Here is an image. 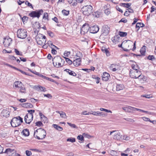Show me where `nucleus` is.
Here are the masks:
<instances>
[{"label": "nucleus", "instance_id": "45", "mask_svg": "<svg viewBox=\"0 0 156 156\" xmlns=\"http://www.w3.org/2000/svg\"><path fill=\"white\" fill-rule=\"evenodd\" d=\"M48 46H49L51 48H52V46H54L51 41H49L47 43Z\"/></svg>", "mask_w": 156, "mask_h": 156}, {"label": "nucleus", "instance_id": "16", "mask_svg": "<svg viewBox=\"0 0 156 156\" xmlns=\"http://www.w3.org/2000/svg\"><path fill=\"white\" fill-rule=\"evenodd\" d=\"M99 30V27L97 25L90 27V32L93 34L97 33Z\"/></svg>", "mask_w": 156, "mask_h": 156}, {"label": "nucleus", "instance_id": "56", "mask_svg": "<svg viewBox=\"0 0 156 156\" xmlns=\"http://www.w3.org/2000/svg\"><path fill=\"white\" fill-rule=\"evenodd\" d=\"M83 136L84 137H87L88 138H90L91 137V136L85 133H83Z\"/></svg>", "mask_w": 156, "mask_h": 156}, {"label": "nucleus", "instance_id": "33", "mask_svg": "<svg viewBox=\"0 0 156 156\" xmlns=\"http://www.w3.org/2000/svg\"><path fill=\"white\" fill-rule=\"evenodd\" d=\"M83 0H74V2L72 4V5L73 6H76L77 4V2L81 3L83 2Z\"/></svg>", "mask_w": 156, "mask_h": 156}, {"label": "nucleus", "instance_id": "5", "mask_svg": "<svg viewBox=\"0 0 156 156\" xmlns=\"http://www.w3.org/2000/svg\"><path fill=\"white\" fill-rule=\"evenodd\" d=\"M46 37L41 34H38L36 36V40L37 44L40 45H42L45 43Z\"/></svg>", "mask_w": 156, "mask_h": 156}, {"label": "nucleus", "instance_id": "34", "mask_svg": "<svg viewBox=\"0 0 156 156\" xmlns=\"http://www.w3.org/2000/svg\"><path fill=\"white\" fill-rule=\"evenodd\" d=\"M20 16L23 22V23H24V22H26L27 21H28V18L27 16H24L22 18L21 16L20 15H19Z\"/></svg>", "mask_w": 156, "mask_h": 156}, {"label": "nucleus", "instance_id": "58", "mask_svg": "<svg viewBox=\"0 0 156 156\" xmlns=\"http://www.w3.org/2000/svg\"><path fill=\"white\" fill-rule=\"evenodd\" d=\"M15 52L16 54V55H22V54H20L19 51L16 49H14Z\"/></svg>", "mask_w": 156, "mask_h": 156}, {"label": "nucleus", "instance_id": "31", "mask_svg": "<svg viewBox=\"0 0 156 156\" xmlns=\"http://www.w3.org/2000/svg\"><path fill=\"white\" fill-rule=\"evenodd\" d=\"M144 26V24H143V23H137L136 24V28H138V29L137 30V31H138L140 27H142Z\"/></svg>", "mask_w": 156, "mask_h": 156}, {"label": "nucleus", "instance_id": "23", "mask_svg": "<svg viewBox=\"0 0 156 156\" xmlns=\"http://www.w3.org/2000/svg\"><path fill=\"white\" fill-rule=\"evenodd\" d=\"M22 84L21 82L19 81H16L14 83L13 87L16 88H20L22 86Z\"/></svg>", "mask_w": 156, "mask_h": 156}, {"label": "nucleus", "instance_id": "21", "mask_svg": "<svg viewBox=\"0 0 156 156\" xmlns=\"http://www.w3.org/2000/svg\"><path fill=\"white\" fill-rule=\"evenodd\" d=\"M122 109L126 112L130 113L133 112V107L130 106H128L122 108Z\"/></svg>", "mask_w": 156, "mask_h": 156}, {"label": "nucleus", "instance_id": "9", "mask_svg": "<svg viewBox=\"0 0 156 156\" xmlns=\"http://www.w3.org/2000/svg\"><path fill=\"white\" fill-rule=\"evenodd\" d=\"M133 42L130 40H128L126 42H124L123 44V45L124 47L126 48L123 49L125 51H128L129 49H131L133 45Z\"/></svg>", "mask_w": 156, "mask_h": 156}, {"label": "nucleus", "instance_id": "61", "mask_svg": "<svg viewBox=\"0 0 156 156\" xmlns=\"http://www.w3.org/2000/svg\"><path fill=\"white\" fill-rule=\"evenodd\" d=\"M126 10L128 11L129 13H133L134 12V11L131 8L129 7L128 9H127Z\"/></svg>", "mask_w": 156, "mask_h": 156}, {"label": "nucleus", "instance_id": "59", "mask_svg": "<svg viewBox=\"0 0 156 156\" xmlns=\"http://www.w3.org/2000/svg\"><path fill=\"white\" fill-rule=\"evenodd\" d=\"M124 119L126 121H129L130 122H134V121L131 119Z\"/></svg>", "mask_w": 156, "mask_h": 156}, {"label": "nucleus", "instance_id": "32", "mask_svg": "<svg viewBox=\"0 0 156 156\" xmlns=\"http://www.w3.org/2000/svg\"><path fill=\"white\" fill-rule=\"evenodd\" d=\"M120 5L121 6H123L124 7H125L126 8H129V7H130V6L131 5V3H121Z\"/></svg>", "mask_w": 156, "mask_h": 156}, {"label": "nucleus", "instance_id": "47", "mask_svg": "<svg viewBox=\"0 0 156 156\" xmlns=\"http://www.w3.org/2000/svg\"><path fill=\"white\" fill-rule=\"evenodd\" d=\"M25 4L27 5L28 6L30 7V8H33V7L32 6V5L29 2H28V1H26L25 2Z\"/></svg>", "mask_w": 156, "mask_h": 156}, {"label": "nucleus", "instance_id": "54", "mask_svg": "<svg viewBox=\"0 0 156 156\" xmlns=\"http://www.w3.org/2000/svg\"><path fill=\"white\" fill-rule=\"evenodd\" d=\"M104 12L107 15H108L110 13V12L109 9H105V10Z\"/></svg>", "mask_w": 156, "mask_h": 156}, {"label": "nucleus", "instance_id": "12", "mask_svg": "<svg viewBox=\"0 0 156 156\" xmlns=\"http://www.w3.org/2000/svg\"><path fill=\"white\" fill-rule=\"evenodd\" d=\"M12 39L9 37H5L4 39L3 43L5 47H8L12 42Z\"/></svg>", "mask_w": 156, "mask_h": 156}, {"label": "nucleus", "instance_id": "19", "mask_svg": "<svg viewBox=\"0 0 156 156\" xmlns=\"http://www.w3.org/2000/svg\"><path fill=\"white\" fill-rule=\"evenodd\" d=\"M110 68L113 71H115L119 69V66L116 64H112L110 66Z\"/></svg>", "mask_w": 156, "mask_h": 156}, {"label": "nucleus", "instance_id": "8", "mask_svg": "<svg viewBox=\"0 0 156 156\" xmlns=\"http://www.w3.org/2000/svg\"><path fill=\"white\" fill-rule=\"evenodd\" d=\"M4 153L7 154L9 156H20V155L16 153V151L14 149H12L10 148L7 149Z\"/></svg>", "mask_w": 156, "mask_h": 156}, {"label": "nucleus", "instance_id": "11", "mask_svg": "<svg viewBox=\"0 0 156 156\" xmlns=\"http://www.w3.org/2000/svg\"><path fill=\"white\" fill-rule=\"evenodd\" d=\"M140 71L136 70H130L129 75L130 76L133 78L136 79L140 76Z\"/></svg>", "mask_w": 156, "mask_h": 156}, {"label": "nucleus", "instance_id": "42", "mask_svg": "<svg viewBox=\"0 0 156 156\" xmlns=\"http://www.w3.org/2000/svg\"><path fill=\"white\" fill-rule=\"evenodd\" d=\"M48 15L47 12H45L43 17V19L44 20L45 19L48 20Z\"/></svg>", "mask_w": 156, "mask_h": 156}, {"label": "nucleus", "instance_id": "53", "mask_svg": "<svg viewBox=\"0 0 156 156\" xmlns=\"http://www.w3.org/2000/svg\"><path fill=\"white\" fill-rule=\"evenodd\" d=\"M48 34L51 37H53L54 36V33L51 31H48Z\"/></svg>", "mask_w": 156, "mask_h": 156}, {"label": "nucleus", "instance_id": "40", "mask_svg": "<svg viewBox=\"0 0 156 156\" xmlns=\"http://www.w3.org/2000/svg\"><path fill=\"white\" fill-rule=\"evenodd\" d=\"M27 111L28 112V113L27 114L29 115H30L31 116L33 115V113H34L35 112V110H28Z\"/></svg>", "mask_w": 156, "mask_h": 156}, {"label": "nucleus", "instance_id": "35", "mask_svg": "<svg viewBox=\"0 0 156 156\" xmlns=\"http://www.w3.org/2000/svg\"><path fill=\"white\" fill-rule=\"evenodd\" d=\"M119 35L122 37H126L127 35V33L125 32L120 31L119 33Z\"/></svg>", "mask_w": 156, "mask_h": 156}, {"label": "nucleus", "instance_id": "10", "mask_svg": "<svg viewBox=\"0 0 156 156\" xmlns=\"http://www.w3.org/2000/svg\"><path fill=\"white\" fill-rule=\"evenodd\" d=\"M101 30V35L106 36L108 34L110 30V28L108 26L105 25L102 27Z\"/></svg>", "mask_w": 156, "mask_h": 156}, {"label": "nucleus", "instance_id": "60", "mask_svg": "<svg viewBox=\"0 0 156 156\" xmlns=\"http://www.w3.org/2000/svg\"><path fill=\"white\" fill-rule=\"evenodd\" d=\"M116 9L117 10L121 12L122 13L123 12L122 10L118 6H116Z\"/></svg>", "mask_w": 156, "mask_h": 156}, {"label": "nucleus", "instance_id": "43", "mask_svg": "<svg viewBox=\"0 0 156 156\" xmlns=\"http://www.w3.org/2000/svg\"><path fill=\"white\" fill-rule=\"evenodd\" d=\"M67 123L71 127L73 128H77V127L76 126L73 124H72L70 123H69L68 122Z\"/></svg>", "mask_w": 156, "mask_h": 156}, {"label": "nucleus", "instance_id": "17", "mask_svg": "<svg viewBox=\"0 0 156 156\" xmlns=\"http://www.w3.org/2000/svg\"><path fill=\"white\" fill-rule=\"evenodd\" d=\"M81 62V58H79L73 61V63L75 66H78L80 64Z\"/></svg>", "mask_w": 156, "mask_h": 156}, {"label": "nucleus", "instance_id": "1", "mask_svg": "<svg viewBox=\"0 0 156 156\" xmlns=\"http://www.w3.org/2000/svg\"><path fill=\"white\" fill-rule=\"evenodd\" d=\"M46 134L45 130L40 128L34 131V136L38 140H43L45 137Z\"/></svg>", "mask_w": 156, "mask_h": 156}, {"label": "nucleus", "instance_id": "51", "mask_svg": "<svg viewBox=\"0 0 156 156\" xmlns=\"http://www.w3.org/2000/svg\"><path fill=\"white\" fill-rule=\"evenodd\" d=\"M26 154L27 156H29L32 154V153L30 151L27 150L26 151Z\"/></svg>", "mask_w": 156, "mask_h": 156}, {"label": "nucleus", "instance_id": "20", "mask_svg": "<svg viewBox=\"0 0 156 156\" xmlns=\"http://www.w3.org/2000/svg\"><path fill=\"white\" fill-rule=\"evenodd\" d=\"M110 75L106 72H104L102 75V80L105 81H107L108 80Z\"/></svg>", "mask_w": 156, "mask_h": 156}, {"label": "nucleus", "instance_id": "50", "mask_svg": "<svg viewBox=\"0 0 156 156\" xmlns=\"http://www.w3.org/2000/svg\"><path fill=\"white\" fill-rule=\"evenodd\" d=\"M44 97H47L48 98H52V96L50 94H44Z\"/></svg>", "mask_w": 156, "mask_h": 156}, {"label": "nucleus", "instance_id": "13", "mask_svg": "<svg viewBox=\"0 0 156 156\" xmlns=\"http://www.w3.org/2000/svg\"><path fill=\"white\" fill-rule=\"evenodd\" d=\"M90 27L88 23L84 24L81 29V32H83V34L87 33L90 30Z\"/></svg>", "mask_w": 156, "mask_h": 156}, {"label": "nucleus", "instance_id": "62", "mask_svg": "<svg viewBox=\"0 0 156 156\" xmlns=\"http://www.w3.org/2000/svg\"><path fill=\"white\" fill-rule=\"evenodd\" d=\"M34 89L37 90V91H39L40 90V86H35L34 87Z\"/></svg>", "mask_w": 156, "mask_h": 156}, {"label": "nucleus", "instance_id": "7", "mask_svg": "<svg viewBox=\"0 0 156 156\" xmlns=\"http://www.w3.org/2000/svg\"><path fill=\"white\" fill-rule=\"evenodd\" d=\"M27 32L24 29H20L18 30L17 31V36L18 37L24 39L27 36Z\"/></svg>", "mask_w": 156, "mask_h": 156}, {"label": "nucleus", "instance_id": "29", "mask_svg": "<svg viewBox=\"0 0 156 156\" xmlns=\"http://www.w3.org/2000/svg\"><path fill=\"white\" fill-rule=\"evenodd\" d=\"M146 46H143V47L141 48L140 50V52L141 53V55L142 56H144L145 53L146 52L145 50Z\"/></svg>", "mask_w": 156, "mask_h": 156}, {"label": "nucleus", "instance_id": "49", "mask_svg": "<svg viewBox=\"0 0 156 156\" xmlns=\"http://www.w3.org/2000/svg\"><path fill=\"white\" fill-rule=\"evenodd\" d=\"M69 75L75 76H76V74L73 71L71 70L69 73Z\"/></svg>", "mask_w": 156, "mask_h": 156}, {"label": "nucleus", "instance_id": "25", "mask_svg": "<svg viewBox=\"0 0 156 156\" xmlns=\"http://www.w3.org/2000/svg\"><path fill=\"white\" fill-rule=\"evenodd\" d=\"M124 88V85L122 84H117L116 85V90L119 91L123 90Z\"/></svg>", "mask_w": 156, "mask_h": 156}, {"label": "nucleus", "instance_id": "37", "mask_svg": "<svg viewBox=\"0 0 156 156\" xmlns=\"http://www.w3.org/2000/svg\"><path fill=\"white\" fill-rule=\"evenodd\" d=\"M66 62L69 65H71L72 63V61L70 60L69 58L66 57H64Z\"/></svg>", "mask_w": 156, "mask_h": 156}, {"label": "nucleus", "instance_id": "24", "mask_svg": "<svg viewBox=\"0 0 156 156\" xmlns=\"http://www.w3.org/2000/svg\"><path fill=\"white\" fill-rule=\"evenodd\" d=\"M21 133L25 136H28L29 135V132L27 129H24L21 132Z\"/></svg>", "mask_w": 156, "mask_h": 156}, {"label": "nucleus", "instance_id": "52", "mask_svg": "<svg viewBox=\"0 0 156 156\" xmlns=\"http://www.w3.org/2000/svg\"><path fill=\"white\" fill-rule=\"evenodd\" d=\"M122 22L124 23H126L127 22V20L125 18H123L119 22V23Z\"/></svg>", "mask_w": 156, "mask_h": 156}, {"label": "nucleus", "instance_id": "18", "mask_svg": "<svg viewBox=\"0 0 156 156\" xmlns=\"http://www.w3.org/2000/svg\"><path fill=\"white\" fill-rule=\"evenodd\" d=\"M113 138L117 140H120L121 138V135L120 133L116 130V132H115Z\"/></svg>", "mask_w": 156, "mask_h": 156}, {"label": "nucleus", "instance_id": "36", "mask_svg": "<svg viewBox=\"0 0 156 156\" xmlns=\"http://www.w3.org/2000/svg\"><path fill=\"white\" fill-rule=\"evenodd\" d=\"M62 13L64 15L67 16L69 14V11L63 9L62 11Z\"/></svg>", "mask_w": 156, "mask_h": 156}, {"label": "nucleus", "instance_id": "27", "mask_svg": "<svg viewBox=\"0 0 156 156\" xmlns=\"http://www.w3.org/2000/svg\"><path fill=\"white\" fill-rule=\"evenodd\" d=\"M131 67L133 69V70H136V71H139V70L140 69L139 67L138 66V65L136 64H133L131 65Z\"/></svg>", "mask_w": 156, "mask_h": 156}, {"label": "nucleus", "instance_id": "3", "mask_svg": "<svg viewBox=\"0 0 156 156\" xmlns=\"http://www.w3.org/2000/svg\"><path fill=\"white\" fill-rule=\"evenodd\" d=\"M23 122V119L20 116H18L13 118L10 122V123L12 127H15L20 125Z\"/></svg>", "mask_w": 156, "mask_h": 156}, {"label": "nucleus", "instance_id": "48", "mask_svg": "<svg viewBox=\"0 0 156 156\" xmlns=\"http://www.w3.org/2000/svg\"><path fill=\"white\" fill-rule=\"evenodd\" d=\"M70 54V51H65L64 53V56L66 57H68L69 55Z\"/></svg>", "mask_w": 156, "mask_h": 156}, {"label": "nucleus", "instance_id": "14", "mask_svg": "<svg viewBox=\"0 0 156 156\" xmlns=\"http://www.w3.org/2000/svg\"><path fill=\"white\" fill-rule=\"evenodd\" d=\"M10 112L8 108H6L3 109L1 113V115L3 117H9V116Z\"/></svg>", "mask_w": 156, "mask_h": 156}, {"label": "nucleus", "instance_id": "26", "mask_svg": "<svg viewBox=\"0 0 156 156\" xmlns=\"http://www.w3.org/2000/svg\"><path fill=\"white\" fill-rule=\"evenodd\" d=\"M20 88L19 92L20 93L24 94L26 93V90L25 87L23 86H21Z\"/></svg>", "mask_w": 156, "mask_h": 156}, {"label": "nucleus", "instance_id": "44", "mask_svg": "<svg viewBox=\"0 0 156 156\" xmlns=\"http://www.w3.org/2000/svg\"><path fill=\"white\" fill-rule=\"evenodd\" d=\"M77 138L81 141L84 140V136L83 135L82 136L81 135H78L77 137Z\"/></svg>", "mask_w": 156, "mask_h": 156}, {"label": "nucleus", "instance_id": "28", "mask_svg": "<svg viewBox=\"0 0 156 156\" xmlns=\"http://www.w3.org/2000/svg\"><path fill=\"white\" fill-rule=\"evenodd\" d=\"M90 114L94 115H98L99 116H102L104 114H102V112H92V113H90Z\"/></svg>", "mask_w": 156, "mask_h": 156}, {"label": "nucleus", "instance_id": "63", "mask_svg": "<svg viewBox=\"0 0 156 156\" xmlns=\"http://www.w3.org/2000/svg\"><path fill=\"white\" fill-rule=\"evenodd\" d=\"M40 90L41 91H45L46 90L45 88L43 87L40 86Z\"/></svg>", "mask_w": 156, "mask_h": 156}, {"label": "nucleus", "instance_id": "4", "mask_svg": "<svg viewBox=\"0 0 156 156\" xmlns=\"http://www.w3.org/2000/svg\"><path fill=\"white\" fill-rule=\"evenodd\" d=\"M83 14L86 16L90 15L93 12L92 6L90 5L84 6L81 9Z\"/></svg>", "mask_w": 156, "mask_h": 156}, {"label": "nucleus", "instance_id": "41", "mask_svg": "<svg viewBox=\"0 0 156 156\" xmlns=\"http://www.w3.org/2000/svg\"><path fill=\"white\" fill-rule=\"evenodd\" d=\"M147 59L149 60L153 61L155 59V58L154 55H149L147 57Z\"/></svg>", "mask_w": 156, "mask_h": 156}, {"label": "nucleus", "instance_id": "64", "mask_svg": "<svg viewBox=\"0 0 156 156\" xmlns=\"http://www.w3.org/2000/svg\"><path fill=\"white\" fill-rule=\"evenodd\" d=\"M73 153L72 152L68 153L66 154V155L67 156H73Z\"/></svg>", "mask_w": 156, "mask_h": 156}, {"label": "nucleus", "instance_id": "30", "mask_svg": "<svg viewBox=\"0 0 156 156\" xmlns=\"http://www.w3.org/2000/svg\"><path fill=\"white\" fill-rule=\"evenodd\" d=\"M52 126L55 128L58 131H61L63 130L62 127L58 125L53 124Z\"/></svg>", "mask_w": 156, "mask_h": 156}, {"label": "nucleus", "instance_id": "15", "mask_svg": "<svg viewBox=\"0 0 156 156\" xmlns=\"http://www.w3.org/2000/svg\"><path fill=\"white\" fill-rule=\"evenodd\" d=\"M33 115L27 114L25 117L24 120L26 123L30 124L33 119Z\"/></svg>", "mask_w": 156, "mask_h": 156}, {"label": "nucleus", "instance_id": "57", "mask_svg": "<svg viewBox=\"0 0 156 156\" xmlns=\"http://www.w3.org/2000/svg\"><path fill=\"white\" fill-rule=\"evenodd\" d=\"M51 48L52 49V50H51L52 53L53 54H55L57 52V51L55 50V49L53 47Z\"/></svg>", "mask_w": 156, "mask_h": 156}, {"label": "nucleus", "instance_id": "39", "mask_svg": "<svg viewBox=\"0 0 156 156\" xmlns=\"http://www.w3.org/2000/svg\"><path fill=\"white\" fill-rule=\"evenodd\" d=\"M75 139L74 138H69L67 139V141L73 143L75 142Z\"/></svg>", "mask_w": 156, "mask_h": 156}, {"label": "nucleus", "instance_id": "6", "mask_svg": "<svg viewBox=\"0 0 156 156\" xmlns=\"http://www.w3.org/2000/svg\"><path fill=\"white\" fill-rule=\"evenodd\" d=\"M43 12V10L41 9L35 11H32L28 15L32 18L37 17L39 18Z\"/></svg>", "mask_w": 156, "mask_h": 156}, {"label": "nucleus", "instance_id": "55", "mask_svg": "<svg viewBox=\"0 0 156 156\" xmlns=\"http://www.w3.org/2000/svg\"><path fill=\"white\" fill-rule=\"evenodd\" d=\"M142 118L145 121H149L150 120V119L149 118H147L145 117H143Z\"/></svg>", "mask_w": 156, "mask_h": 156}, {"label": "nucleus", "instance_id": "22", "mask_svg": "<svg viewBox=\"0 0 156 156\" xmlns=\"http://www.w3.org/2000/svg\"><path fill=\"white\" fill-rule=\"evenodd\" d=\"M21 106L24 108H32L33 107V105L30 103H25L22 104Z\"/></svg>", "mask_w": 156, "mask_h": 156}, {"label": "nucleus", "instance_id": "2", "mask_svg": "<svg viewBox=\"0 0 156 156\" xmlns=\"http://www.w3.org/2000/svg\"><path fill=\"white\" fill-rule=\"evenodd\" d=\"M52 61L54 66L57 68L62 66L65 62L64 60L62 59L61 57L58 56L54 57L53 58Z\"/></svg>", "mask_w": 156, "mask_h": 156}, {"label": "nucleus", "instance_id": "46", "mask_svg": "<svg viewBox=\"0 0 156 156\" xmlns=\"http://www.w3.org/2000/svg\"><path fill=\"white\" fill-rule=\"evenodd\" d=\"M60 115L61 117L62 118H66V113L62 112L61 113H60Z\"/></svg>", "mask_w": 156, "mask_h": 156}, {"label": "nucleus", "instance_id": "38", "mask_svg": "<svg viewBox=\"0 0 156 156\" xmlns=\"http://www.w3.org/2000/svg\"><path fill=\"white\" fill-rule=\"evenodd\" d=\"M35 124L36 126L39 127L42 126H43V124L42 122L40 121L35 122Z\"/></svg>", "mask_w": 156, "mask_h": 156}]
</instances>
